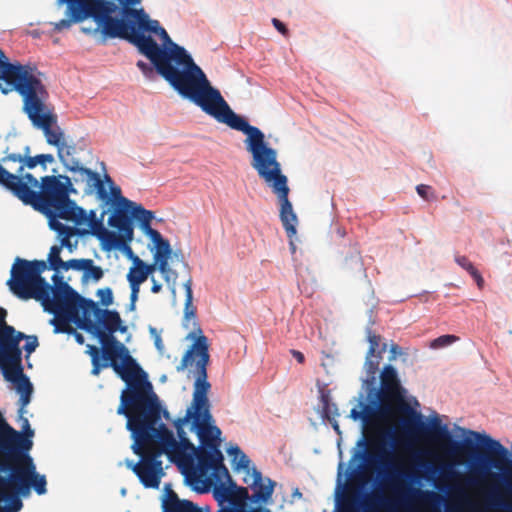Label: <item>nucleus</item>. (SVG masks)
<instances>
[{
	"label": "nucleus",
	"mask_w": 512,
	"mask_h": 512,
	"mask_svg": "<svg viewBox=\"0 0 512 512\" xmlns=\"http://www.w3.org/2000/svg\"><path fill=\"white\" fill-rule=\"evenodd\" d=\"M157 36L160 37V39L163 41L164 45L170 46V49L167 50L168 52H170L171 50L174 49V45H177L176 43L172 42L171 38L169 37L168 33L166 32V30L163 27L158 32Z\"/></svg>",
	"instance_id": "nucleus-41"
},
{
	"label": "nucleus",
	"mask_w": 512,
	"mask_h": 512,
	"mask_svg": "<svg viewBox=\"0 0 512 512\" xmlns=\"http://www.w3.org/2000/svg\"><path fill=\"white\" fill-rule=\"evenodd\" d=\"M70 14H72L71 11H70ZM73 22H75V21L73 19V15H71V19H62V20L56 22L54 24V29L57 31H62L64 29H68Z\"/></svg>",
	"instance_id": "nucleus-44"
},
{
	"label": "nucleus",
	"mask_w": 512,
	"mask_h": 512,
	"mask_svg": "<svg viewBox=\"0 0 512 512\" xmlns=\"http://www.w3.org/2000/svg\"><path fill=\"white\" fill-rule=\"evenodd\" d=\"M290 248L292 250V253H294L295 250H296V247H295V244H294V242L292 240L290 241Z\"/></svg>",
	"instance_id": "nucleus-57"
},
{
	"label": "nucleus",
	"mask_w": 512,
	"mask_h": 512,
	"mask_svg": "<svg viewBox=\"0 0 512 512\" xmlns=\"http://www.w3.org/2000/svg\"><path fill=\"white\" fill-rule=\"evenodd\" d=\"M7 312L0 307V368L6 379L22 375V352L20 342L25 334L6 323Z\"/></svg>",
	"instance_id": "nucleus-12"
},
{
	"label": "nucleus",
	"mask_w": 512,
	"mask_h": 512,
	"mask_svg": "<svg viewBox=\"0 0 512 512\" xmlns=\"http://www.w3.org/2000/svg\"><path fill=\"white\" fill-rule=\"evenodd\" d=\"M291 354H292V356L297 360V362H299V363H301V364H302V363H304V361H305V356H304V354H303L302 352H300V351H298V350H294V349H292V350H291Z\"/></svg>",
	"instance_id": "nucleus-52"
},
{
	"label": "nucleus",
	"mask_w": 512,
	"mask_h": 512,
	"mask_svg": "<svg viewBox=\"0 0 512 512\" xmlns=\"http://www.w3.org/2000/svg\"><path fill=\"white\" fill-rule=\"evenodd\" d=\"M344 512H352V510L347 508Z\"/></svg>",
	"instance_id": "nucleus-63"
},
{
	"label": "nucleus",
	"mask_w": 512,
	"mask_h": 512,
	"mask_svg": "<svg viewBox=\"0 0 512 512\" xmlns=\"http://www.w3.org/2000/svg\"><path fill=\"white\" fill-rule=\"evenodd\" d=\"M103 275V269L100 266L94 265V261L92 259H88L83 271V278L92 279L93 281L98 282Z\"/></svg>",
	"instance_id": "nucleus-33"
},
{
	"label": "nucleus",
	"mask_w": 512,
	"mask_h": 512,
	"mask_svg": "<svg viewBox=\"0 0 512 512\" xmlns=\"http://www.w3.org/2000/svg\"><path fill=\"white\" fill-rule=\"evenodd\" d=\"M251 477V486L255 489L253 498L255 501L266 502L272 496L276 483L267 478V483L264 484L261 472L254 467L252 468Z\"/></svg>",
	"instance_id": "nucleus-20"
},
{
	"label": "nucleus",
	"mask_w": 512,
	"mask_h": 512,
	"mask_svg": "<svg viewBox=\"0 0 512 512\" xmlns=\"http://www.w3.org/2000/svg\"><path fill=\"white\" fill-rule=\"evenodd\" d=\"M390 354H391L390 357H389L390 360L396 359L397 356L402 354L401 347L399 345H397V344H392L390 346Z\"/></svg>",
	"instance_id": "nucleus-50"
},
{
	"label": "nucleus",
	"mask_w": 512,
	"mask_h": 512,
	"mask_svg": "<svg viewBox=\"0 0 512 512\" xmlns=\"http://www.w3.org/2000/svg\"><path fill=\"white\" fill-rule=\"evenodd\" d=\"M45 270L47 263L44 260L30 261L17 257L7 285L19 299H34L40 302L44 311L53 314L51 324L56 333H70V321L78 316L79 311L82 313L80 326L92 321L97 310H102L93 300L80 296L58 274L52 276L53 285H50L42 277Z\"/></svg>",
	"instance_id": "nucleus-3"
},
{
	"label": "nucleus",
	"mask_w": 512,
	"mask_h": 512,
	"mask_svg": "<svg viewBox=\"0 0 512 512\" xmlns=\"http://www.w3.org/2000/svg\"><path fill=\"white\" fill-rule=\"evenodd\" d=\"M87 261L88 259H70L68 261H64V265L61 267V269L65 271L69 269H73L76 271H84Z\"/></svg>",
	"instance_id": "nucleus-37"
},
{
	"label": "nucleus",
	"mask_w": 512,
	"mask_h": 512,
	"mask_svg": "<svg viewBox=\"0 0 512 512\" xmlns=\"http://www.w3.org/2000/svg\"><path fill=\"white\" fill-rule=\"evenodd\" d=\"M225 496L231 502L236 500H244L248 496V491L245 487H235L233 489H225Z\"/></svg>",
	"instance_id": "nucleus-34"
},
{
	"label": "nucleus",
	"mask_w": 512,
	"mask_h": 512,
	"mask_svg": "<svg viewBox=\"0 0 512 512\" xmlns=\"http://www.w3.org/2000/svg\"><path fill=\"white\" fill-rule=\"evenodd\" d=\"M0 512H5V507L0 505Z\"/></svg>",
	"instance_id": "nucleus-62"
},
{
	"label": "nucleus",
	"mask_w": 512,
	"mask_h": 512,
	"mask_svg": "<svg viewBox=\"0 0 512 512\" xmlns=\"http://www.w3.org/2000/svg\"><path fill=\"white\" fill-rule=\"evenodd\" d=\"M381 359L382 356L380 355L370 356L369 354H366L364 367L371 382H374L376 379V374L379 370V364Z\"/></svg>",
	"instance_id": "nucleus-32"
},
{
	"label": "nucleus",
	"mask_w": 512,
	"mask_h": 512,
	"mask_svg": "<svg viewBox=\"0 0 512 512\" xmlns=\"http://www.w3.org/2000/svg\"><path fill=\"white\" fill-rule=\"evenodd\" d=\"M68 4L73 19L82 22L87 18H92L97 23L94 32L101 29V33L105 37L128 36L125 24L119 18L112 15L117 11L118 7L113 1L109 0H63Z\"/></svg>",
	"instance_id": "nucleus-11"
},
{
	"label": "nucleus",
	"mask_w": 512,
	"mask_h": 512,
	"mask_svg": "<svg viewBox=\"0 0 512 512\" xmlns=\"http://www.w3.org/2000/svg\"><path fill=\"white\" fill-rule=\"evenodd\" d=\"M133 265L130 267L127 274V280L130 286H139L147 280L145 271L142 267V259L138 256H133Z\"/></svg>",
	"instance_id": "nucleus-27"
},
{
	"label": "nucleus",
	"mask_w": 512,
	"mask_h": 512,
	"mask_svg": "<svg viewBox=\"0 0 512 512\" xmlns=\"http://www.w3.org/2000/svg\"><path fill=\"white\" fill-rule=\"evenodd\" d=\"M149 237L155 245V252L153 255L154 261L158 264V270L162 274L164 281L170 289L172 298L176 299V284L178 273L173 270L168 263V260L172 254L170 243L168 240L164 239L161 233L157 230H151Z\"/></svg>",
	"instance_id": "nucleus-14"
},
{
	"label": "nucleus",
	"mask_w": 512,
	"mask_h": 512,
	"mask_svg": "<svg viewBox=\"0 0 512 512\" xmlns=\"http://www.w3.org/2000/svg\"><path fill=\"white\" fill-rule=\"evenodd\" d=\"M324 410H325V413L328 415L329 410H330V407H329V404H328V403L326 404V406H325Z\"/></svg>",
	"instance_id": "nucleus-60"
},
{
	"label": "nucleus",
	"mask_w": 512,
	"mask_h": 512,
	"mask_svg": "<svg viewBox=\"0 0 512 512\" xmlns=\"http://www.w3.org/2000/svg\"><path fill=\"white\" fill-rule=\"evenodd\" d=\"M162 289V285L160 283H158L154 278H152V287H151V292L152 293H159Z\"/></svg>",
	"instance_id": "nucleus-53"
},
{
	"label": "nucleus",
	"mask_w": 512,
	"mask_h": 512,
	"mask_svg": "<svg viewBox=\"0 0 512 512\" xmlns=\"http://www.w3.org/2000/svg\"><path fill=\"white\" fill-rule=\"evenodd\" d=\"M459 338L455 335H442L436 339H434L431 344H430V347L433 348V349H439V348H443V347H446V346H449L451 344H453L454 342H456Z\"/></svg>",
	"instance_id": "nucleus-35"
},
{
	"label": "nucleus",
	"mask_w": 512,
	"mask_h": 512,
	"mask_svg": "<svg viewBox=\"0 0 512 512\" xmlns=\"http://www.w3.org/2000/svg\"><path fill=\"white\" fill-rule=\"evenodd\" d=\"M228 453L233 457V461H237V468L244 469L249 473L251 461L238 446L229 448Z\"/></svg>",
	"instance_id": "nucleus-31"
},
{
	"label": "nucleus",
	"mask_w": 512,
	"mask_h": 512,
	"mask_svg": "<svg viewBox=\"0 0 512 512\" xmlns=\"http://www.w3.org/2000/svg\"><path fill=\"white\" fill-rule=\"evenodd\" d=\"M24 339H27V343L24 345V350L29 355L32 352H34L35 349L37 348V346H38V339H37L36 336H26V335H25Z\"/></svg>",
	"instance_id": "nucleus-40"
},
{
	"label": "nucleus",
	"mask_w": 512,
	"mask_h": 512,
	"mask_svg": "<svg viewBox=\"0 0 512 512\" xmlns=\"http://www.w3.org/2000/svg\"><path fill=\"white\" fill-rule=\"evenodd\" d=\"M30 147H25V153L23 155L18 153H9L2 158L3 163L8 162H18L20 163L19 168L17 169V173L21 174L24 170V167L29 169H33L38 165V161L34 157L29 156Z\"/></svg>",
	"instance_id": "nucleus-25"
},
{
	"label": "nucleus",
	"mask_w": 512,
	"mask_h": 512,
	"mask_svg": "<svg viewBox=\"0 0 512 512\" xmlns=\"http://www.w3.org/2000/svg\"><path fill=\"white\" fill-rule=\"evenodd\" d=\"M137 67L141 70V72L148 78H151L154 74V68L144 61H138Z\"/></svg>",
	"instance_id": "nucleus-42"
},
{
	"label": "nucleus",
	"mask_w": 512,
	"mask_h": 512,
	"mask_svg": "<svg viewBox=\"0 0 512 512\" xmlns=\"http://www.w3.org/2000/svg\"><path fill=\"white\" fill-rule=\"evenodd\" d=\"M131 37L138 51L151 61L156 71L181 96L195 103L218 122L247 135L244 143L252 156L251 166L277 196L280 220L288 238L292 239L297 233L298 219L289 200L288 178L282 172L277 151L265 141L264 133L231 110L219 90L211 86L205 73L183 47L174 45V49L168 52L153 38Z\"/></svg>",
	"instance_id": "nucleus-1"
},
{
	"label": "nucleus",
	"mask_w": 512,
	"mask_h": 512,
	"mask_svg": "<svg viewBox=\"0 0 512 512\" xmlns=\"http://www.w3.org/2000/svg\"><path fill=\"white\" fill-rule=\"evenodd\" d=\"M74 336H75V340L77 341V343L79 344H83L85 339H84V336L78 332H74Z\"/></svg>",
	"instance_id": "nucleus-55"
},
{
	"label": "nucleus",
	"mask_w": 512,
	"mask_h": 512,
	"mask_svg": "<svg viewBox=\"0 0 512 512\" xmlns=\"http://www.w3.org/2000/svg\"><path fill=\"white\" fill-rule=\"evenodd\" d=\"M59 237L62 239V236L58 233ZM62 247H66L65 245H54L50 248V252L48 255V262L49 266L47 265V269L50 268L54 271L59 272L61 270V267L64 265V261L60 257V253L62 250Z\"/></svg>",
	"instance_id": "nucleus-30"
},
{
	"label": "nucleus",
	"mask_w": 512,
	"mask_h": 512,
	"mask_svg": "<svg viewBox=\"0 0 512 512\" xmlns=\"http://www.w3.org/2000/svg\"><path fill=\"white\" fill-rule=\"evenodd\" d=\"M7 424L4 419L2 418V415L0 414V429L5 425Z\"/></svg>",
	"instance_id": "nucleus-58"
},
{
	"label": "nucleus",
	"mask_w": 512,
	"mask_h": 512,
	"mask_svg": "<svg viewBox=\"0 0 512 512\" xmlns=\"http://www.w3.org/2000/svg\"><path fill=\"white\" fill-rule=\"evenodd\" d=\"M160 342H161V339H160V338H157V340H156V345H157L158 347H159Z\"/></svg>",
	"instance_id": "nucleus-61"
},
{
	"label": "nucleus",
	"mask_w": 512,
	"mask_h": 512,
	"mask_svg": "<svg viewBox=\"0 0 512 512\" xmlns=\"http://www.w3.org/2000/svg\"><path fill=\"white\" fill-rule=\"evenodd\" d=\"M19 419L21 421L22 432H19L24 438L31 440L34 436V430L31 428L30 423L26 417H24V413L19 412Z\"/></svg>",
	"instance_id": "nucleus-38"
},
{
	"label": "nucleus",
	"mask_w": 512,
	"mask_h": 512,
	"mask_svg": "<svg viewBox=\"0 0 512 512\" xmlns=\"http://www.w3.org/2000/svg\"><path fill=\"white\" fill-rule=\"evenodd\" d=\"M80 328L96 337L101 348L87 345V353L91 357V374L98 376L102 369L111 367L126 383L120 396L117 414H126L129 408L145 402L153 395V386L146 372L130 355L128 348L114 334L119 331L127 332V326L122 325V319L115 310H97L92 321H86Z\"/></svg>",
	"instance_id": "nucleus-2"
},
{
	"label": "nucleus",
	"mask_w": 512,
	"mask_h": 512,
	"mask_svg": "<svg viewBox=\"0 0 512 512\" xmlns=\"http://www.w3.org/2000/svg\"><path fill=\"white\" fill-rule=\"evenodd\" d=\"M103 184L107 183L109 185L110 192L108 194L109 199H101L106 204H109L112 200L117 205V207H129L134 205V202L122 196L121 189L119 186L115 185L112 178L108 175H104V179L102 180Z\"/></svg>",
	"instance_id": "nucleus-24"
},
{
	"label": "nucleus",
	"mask_w": 512,
	"mask_h": 512,
	"mask_svg": "<svg viewBox=\"0 0 512 512\" xmlns=\"http://www.w3.org/2000/svg\"><path fill=\"white\" fill-rule=\"evenodd\" d=\"M32 440L24 438L5 424L0 429V486L14 485L25 496L33 488L38 495L46 493V477L36 471L29 451Z\"/></svg>",
	"instance_id": "nucleus-9"
},
{
	"label": "nucleus",
	"mask_w": 512,
	"mask_h": 512,
	"mask_svg": "<svg viewBox=\"0 0 512 512\" xmlns=\"http://www.w3.org/2000/svg\"><path fill=\"white\" fill-rule=\"evenodd\" d=\"M333 428L335 429V431H337L338 433H340V431H339V426H338V423H337V422H335V423L333 424Z\"/></svg>",
	"instance_id": "nucleus-59"
},
{
	"label": "nucleus",
	"mask_w": 512,
	"mask_h": 512,
	"mask_svg": "<svg viewBox=\"0 0 512 512\" xmlns=\"http://www.w3.org/2000/svg\"><path fill=\"white\" fill-rule=\"evenodd\" d=\"M0 185L24 204L45 214L50 228L62 236V245L71 249L70 238L77 230L64 225L58 219L80 226L86 224L87 216L86 211L69 198V194L76 191L68 176H44L41 179L40 191H36L34 189L39 187V182L32 174H12L0 164Z\"/></svg>",
	"instance_id": "nucleus-5"
},
{
	"label": "nucleus",
	"mask_w": 512,
	"mask_h": 512,
	"mask_svg": "<svg viewBox=\"0 0 512 512\" xmlns=\"http://www.w3.org/2000/svg\"><path fill=\"white\" fill-rule=\"evenodd\" d=\"M273 26L277 29L278 32H280L282 35L287 36L288 35V29L285 26L283 22H281L277 18L272 19Z\"/></svg>",
	"instance_id": "nucleus-48"
},
{
	"label": "nucleus",
	"mask_w": 512,
	"mask_h": 512,
	"mask_svg": "<svg viewBox=\"0 0 512 512\" xmlns=\"http://www.w3.org/2000/svg\"><path fill=\"white\" fill-rule=\"evenodd\" d=\"M163 512H200L198 507L189 500H180L178 495L169 490L163 501Z\"/></svg>",
	"instance_id": "nucleus-21"
},
{
	"label": "nucleus",
	"mask_w": 512,
	"mask_h": 512,
	"mask_svg": "<svg viewBox=\"0 0 512 512\" xmlns=\"http://www.w3.org/2000/svg\"><path fill=\"white\" fill-rule=\"evenodd\" d=\"M469 433L486 447V452L482 459V463L485 466L494 467L499 471L512 475V459H510V452L506 447L490 436L481 435L475 431H469Z\"/></svg>",
	"instance_id": "nucleus-16"
},
{
	"label": "nucleus",
	"mask_w": 512,
	"mask_h": 512,
	"mask_svg": "<svg viewBox=\"0 0 512 512\" xmlns=\"http://www.w3.org/2000/svg\"><path fill=\"white\" fill-rule=\"evenodd\" d=\"M418 493H420L421 495H423L424 497H427V498H436L437 495L432 492V491H420V490H417Z\"/></svg>",
	"instance_id": "nucleus-54"
},
{
	"label": "nucleus",
	"mask_w": 512,
	"mask_h": 512,
	"mask_svg": "<svg viewBox=\"0 0 512 512\" xmlns=\"http://www.w3.org/2000/svg\"><path fill=\"white\" fill-rule=\"evenodd\" d=\"M36 67L10 63L0 49V90L3 94L16 91L23 100V111L34 126L40 128L48 144L57 148L65 141L57 116L46 106L49 93Z\"/></svg>",
	"instance_id": "nucleus-8"
},
{
	"label": "nucleus",
	"mask_w": 512,
	"mask_h": 512,
	"mask_svg": "<svg viewBox=\"0 0 512 512\" xmlns=\"http://www.w3.org/2000/svg\"><path fill=\"white\" fill-rule=\"evenodd\" d=\"M199 335L195 336L194 332L188 335V338H193L194 342L185 352L180 364L177 366V371H183L189 366H195V383L193 391V399L191 407L186 411V415L182 418H178L174 422V426L179 437L178 443L183 441L188 442L190 448H183L184 455L183 462L185 466L194 467V453L196 447L186 437L184 431V424L190 419L193 421V426L196 429V433L201 442L202 447L215 449L220 446V435L221 430L211 424L212 415L210 413V404L208 399V392L211 388L207 378V366L209 364V343L208 338L202 334L200 327L197 329Z\"/></svg>",
	"instance_id": "nucleus-6"
},
{
	"label": "nucleus",
	"mask_w": 512,
	"mask_h": 512,
	"mask_svg": "<svg viewBox=\"0 0 512 512\" xmlns=\"http://www.w3.org/2000/svg\"><path fill=\"white\" fill-rule=\"evenodd\" d=\"M129 207L131 208L130 215L140 223L142 230L150 236V231L154 230L151 228V221L154 218L153 212L146 210L140 204L135 202L134 205Z\"/></svg>",
	"instance_id": "nucleus-26"
},
{
	"label": "nucleus",
	"mask_w": 512,
	"mask_h": 512,
	"mask_svg": "<svg viewBox=\"0 0 512 512\" xmlns=\"http://www.w3.org/2000/svg\"><path fill=\"white\" fill-rule=\"evenodd\" d=\"M365 506H366V507H369V506H370V503H369V502H366V503H365Z\"/></svg>",
	"instance_id": "nucleus-64"
},
{
	"label": "nucleus",
	"mask_w": 512,
	"mask_h": 512,
	"mask_svg": "<svg viewBox=\"0 0 512 512\" xmlns=\"http://www.w3.org/2000/svg\"><path fill=\"white\" fill-rule=\"evenodd\" d=\"M377 408H368V416H390L393 420L403 414L402 426L406 432H414L438 444H449L452 453H470L475 449L471 439L453 441L447 425L442 424L438 416L430 420L429 425L421 421V415L415 412L404 400L402 387L396 369L392 365L384 366L380 374V388L376 393Z\"/></svg>",
	"instance_id": "nucleus-7"
},
{
	"label": "nucleus",
	"mask_w": 512,
	"mask_h": 512,
	"mask_svg": "<svg viewBox=\"0 0 512 512\" xmlns=\"http://www.w3.org/2000/svg\"><path fill=\"white\" fill-rule=\"evenodd\" d=\"M169 259H171L172 262H180L187 266L184 254L181 250L172 251L171 257Z\"/></svg>",
	"instance_id": "nucleus-49"
},
{
	"label": "nucleus",
	"mask_w": 512,
	"mask_h": 512,
	"mask_svg": "<svg viewBox=\"0 0 512 512\" xmlns=\"http://www.w3.org/2000/svg\"><path fill=\"white\" fill-rule=\"evenodd\" d=\"M8 381L14 382L17 384V391L20 393L19 404H20V413H25V407L29 404L31 400V395L33 392V386L29 379L24 375L14 376L13 379H7Z\"/></svg>",
	"instance_id": "nucleus-22"
},
{
	"label": "nucleus",
	"mask_w": 512,
	"mask_h": 512,
	"mask_svg": "<svg viewBox=\"0 0 512 512\" xmlns=\"http://www.w3.org/2000/svg\"><path fill=\"white\" fill-rule=\"evenodd\" d=\"M123 14L125 18H121L120 20L124 22L128 36H114L113 38L127 40L134 46H136V44L132 41V35L152 38L151 36H146L144 32H151L157 35L162 28L159 22L150 19L143 9L125 8Z\"/></svg>",
	"instance_id": "nucleus-17"
},
{
	"label": "nucleus",
	"mask_w": 512,
	"mask_h": 512,
	"mask_svg": "<svg viewBox=\"0 0 512 512\" xmlns=\"http://www.w3.org/2000/svg\"><path fill=\"white\" fill-rule=\"evenodd\" d=\"M367 341L369 342V349L367 354L370 356H382L387 349L386 343H381V336L374 333L370 328L366 331Z\"/></svg>",
	"instance_id": "nucleus-28"
},
{
	"label": "nucleus",
	"mask_w": 512,
	"mask_h": 512,
	"mask_svg": "<svg viewBox=\"0 0 512 512\" xmlns=\"http://www.w3.org/2000/svg\"><path fill=\"white\" fill-rule=\"evenodd\" d=\"M123 415L127 418L126 428L134 438L133 452L141 457L138 463L129 462L127 466L144 487L158 488L163 475L162 461L159 458L166 454L172 462L184 465L183 458L186 456L183 448H190V444L183 440L178 443L165 424H158L161 405L157 395L129 408Z\"/></svg>",
	"instance_id": "nucleus-4"
},
{
	"label": "nucleus",
	"mask_w": 512,
	"mask_h": 512,
	"mask_svg": "<svg viewBox=\"0 0 512 512\" xmlns=\"http://www.w3.org/2000/svg\"><path fill=\"white\" fill-rule=\"evenodd\" d=\"M87 222L85 225L89 226L91 229L100 228L102 230L101 235L99 237L109 248H117L124 249L127 248L129 254L132 256V251L128 247V243L132 241L128 236L118 232L107 231L103 228L102 223L96 219V214L94 211H91L89 215H87ZM82 224L81 226H83Z\"/></svg>",
	"instance_id": "nucleus-18"
},
{
	"label": "nucleus",
	"mask_w": 512,
	"mask_h": 512,
	"mask_svg": "<svg viewBox=\"0 0 512 512\" xmlns=\"http://www.w3.org/2000/svg\"><path fill=\"white\" fill-rule=\"evenodd\" d=\"M35 159L44 169L46 168V163L54 162V156L52 154H39L35 156Z\"/></svg>",
	"instance_id": "nucleus-46"
},
{
	"label": "nucleus",
	"mask_w": 512,
	"mask_h": 512,
	"mask_svg": "<svg viewBox=\"0 0 512 512\" xmlns=\"http://www.w3.org/2000/svg\"><path fill=\"white\" fill-rule=\"evenodd\" d=\"M130 207H117L108 219L109 226L118 230V232L133 239L134 229L132 225Z\"/></svg>",
	"instance_id": "nucleus-19"
},
{
	"label": "nucleus",
	"mask_w": 512,
	"mask_h": 512,
	"mask_svg": "<svg viewBox=\"0 0 512 512\" xmlns=\"http://www.w3.org/2000/svg\"><path fill=\"white\" fill-rule=\"evenodd\" d=\"M468 273L473 277V279L476 281L477 286L481 289L484 285V279L481 276L480 272L473 267L472 270H469Z\"/></svg>",
	"instance_id": "nucleus-47"
},
{
	"label": "nucleus",
	"mask_w": 512,
	"mask_h": 512,
	"mask_svg": "<svg viewBox=\"0 0 512 512\" xmlns=\"http://www.w3.org/2000/svg\"><path fill=\"white\" fill-rule=\"evenodd\" d=\"M21 495L14 485L0 486V502L6 501L5 512H18L22 508Z\"/></svg>",
	"instance_id": "nucleus-23"
},
{
	"label": "nucleus",
	"mask_w": 512,
	"mask_h": 512,
	"mask_svg": "<svg viewBox=\"0 0 512 512\" xmlns=\"http://www.w3.org/2000/svg\"><path fill=\"white\" fill-rule=\"evenodd\" d=\"M368 408H377V402L374 400L372 405H364L362 411L353 408L350 417L353 420L361 419L364 423L365 439L358 441V446L366 447L365 451H357L353 458L374 460L384 466L390 464L391 452L386 449V440H392L394 434L391 429H384V426L390 424L393 419L390 416H368Z\"/></svg>",
	"instance_id": "nucleus-10"
},
{
	"label": "nucleus",
	"mask_w": 512,
	"mask_h": 512,
	"mask_svg": "<svg viewBox=\"0 0 512 512\" xmlns=\"http://www.w3.org/2000/svg\"><path fill=\"white\" fill-rule=\"evenodd\" d=\"M416 191L418 193V195L423 198L424 200H432V199H435V193L432 189L431 186L429 185H425V184H420L416 187Z\"/></svg>",
	"instance_id": "nucleus-39"
},
{
	"label": "nucleus",
	"mask_w": 512,
	"mask_h": 512,
	"mask_svg": "<svg viewBox=\"0 0 512 512\" xmlns=\"http://www.w3.org/2000/svg\"><path fill=\"white\" fill-rule=\"evenodd\" d=\"M194 457L197 459L194 474H197L199 477H206L211 472V475L218 481L223 478L231 479L229 471L223 463L224 457L220 449L196 447Z\"/></svg>",
	"instance_id": "nucleus-15"
},
{
	"label": "nucleus",
	"mask_w": 512,
	"mask_h": 512,
	"mask_svg": "<svg viewBox=\"0 0 512 512\" xmlns=\"http://www.w3.org/2000/svg\"><path fill=\"white\" fill-rule=\"evenodd\" d=\"M130 288H131V294H130L129 310L133 311L135 309L136 301L138 299L140 287L139 286H130Z\"/></svg>",
	"instance_id": "nucleus-45"
},
{
	"label": "nucleus",
	"mask_w": 512,
	"mask_h": 512,
	"mask_svg": "<svg viewBox=\"0 0 512 512\" xmlns=\"http://www.w3.org/2000/svg\"><path fill=\"white\" fill-rule=\"evenodd\" d=\"M57 150L60 161L69 171L74 173L73 178L75 182H86L89 190H95L99 199H109L100 175L89 168L81 166L79 161L73 157L75 152L73 145H68L64 141Z\"/></svg>",
	"instance_id": "nucleus-13"
},
{
	"label": "nucleus",
	"mask_w": 512,
	"mask_h": 512,
	"mask_svg": "<svg viewBox=\"0 0 512 512\" xmlns=\"http://www.w3.org/2000/svg\"><path fill=\"white\" fill-rule=\"evenodd\" d=\"M97 296L99 298V302L104 307H108L113 303V292L109 287L101 288L97 290Z\"/></svg>",
	"instance_id": "nucleus-36"
},
{
	"label": "nucleus",
	"mask_w": 512,
	"mask_h": 512,
	"mask_svg": "<svg viewBox=\"0 0 512 512\" xmlns=\"http://www.w3.org/2000/svg\"><path fill=\"white\" fill-rule=\"evenodd\" d=\"M456 263L461 266L463 269H465L467 272L469 270H472L474 265L468 260L466 256H455Z\"/></svg>",
	"instance_id": "nucleus-43"
},
{
	"label": "nucleus",
	"mask_w": 512,
	"mask_h": 512,
	"mask_svg": "<svg viewBox=\"0 0 512 512\" xmlns=\"http://www.w3.org/2000/svg\"><path fill=\"white\" fill-rule=\"evenodd\" d=\"M156 265L158 266V264L154 261V264L152 265H149V264H146L143 260H142V267L145 271V275L146 277L148 278V276L156 269Z\"/></svg>",
	"instance_id": "nucleus-51"
},
{
	"label": "nucleus",
	"mask_w": 512,
	"mask_h": 512,
	"mask_svg": "<svg viewBox=\"0 0 512 512\" xmlns=\"http://www.w3.org/2000/svg\"><path fill=\"white\" fill-rule=\"evenodd\" d=\"M185 289V318L189 319L190 317L195 318L196 315V307L193 305V292H192V279L189 277L184 283Z\"/></svg>",
	"instance_id": "nucleus-29"
},
{
	"label": "nucleus",
	"mask_w": 512,
	"mask_h": 512,
	"mask_svg": "<svg viewBox=\"0 0 512 512\" xmlns=\"http://www.w3.org/2000/svg\"><path fill=\"white\" fill-rule=\"evenodd\" d=\"M141 0H125V2L129 5L139 4Z\"/></svg>",
	"instance_id": "nucleus-56"
}]
</instances>
